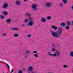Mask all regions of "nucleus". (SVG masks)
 Instances as JSON below:
<instances>
[{"mask_svg": "<svg viewBox=\"0 0 73 73\" xmlns=\"http://www.w3.org/2000/svg\"><path fill=\"white\" fill-rule=\"evenodd\" d=\"M18 73H23V71L21 70H19L18 71Z\"/></svg>", "mask_w": 73, "mask_h": 73, "instance_id": "obj_28", "label": "nucleus"}, {"mask_svg": "<svg viewBox=\"0 0 73 73\" xmlns=\"http://www.w3.org/2000/svg\"><path fill=\"white\" fill-rule=\"evenodd\" d=\"M51 28H52V29H55V30H56L57 29V27L56 26H54L53 25L51 26Z\"/></svg>", "mask_w": 73, "mask_h": 73, "instance_id": "obj_11", "label": "nucleus"}, {"mask_svg": "<svg viewBox=\"0 0 73 73\" xmlns=\"http://www.w3.org/2000/svg\"><path fill=\"white\" fill-rule=\"evenodd\" d=\"M48 73H50V72H48Z\"/></svg>", "mask_w": 73, "mask_h": 73, "instance_id": "obj_40", "label": "nucleus"}, {"mask_svg": "<svg viewBox=\"0 0 73 73\" xmlns=\"http://www.w3.org/2000/svg\"><path fill=\"white\" fill-rule=\"evenodd\" d=\"M26 15H27V16L29 17V16H31V14L29 13H26L25 14V16H26Z\"/></svg>", "mask_w": 73, "mask_h": 73, "instance_id": "obj_15", "label": "nucleus"}, {"mask_svg": "<svg viewBox=\"0 0 73 73\" xmlns=\"http://www.w3.org/2000/svg\"><path fill=\"white\" fill-rule=\"evenodd\" d=\"M31 36H32V35H31L30 34L28 35H27V37H31Z\"/></svg>", "mask_w": 73, "mask_h": 73, "instance_id": "obj_30", "label": "nucleus"}, {"mask_svg": "<svg viewBox=\"0 0 73 73\" xmlns=\"http://www.w3.org/2000/svg\"><path fill=\"white\" fill-rule=\"evenodd\" d=\"M3 73H4V72H3Z\"/></svg>", "mask_w": 73, "mask_h": 73, "instance_id": "obj_42", "label": "nucleus"}, {"mask_svg": "<svg viewBox=\"0 0 73 73\" xmlns=\"http://www.w3.org/2000/svg\"><path fill=\"white\" fill-rule=\"evenodd\" d=\"M58 32H53L50 31V32L52 35L55 38H60L61 34L62 33V28L61 27H58Z\"/></svg>", "mask_w": 73, "mask_h": 73, "instance_id": "obj_1", "label": "nucleus"}, {"mask_svg": "<svg viewBox=\"0 0 73 73\" xmlns=\"http://www.w3.org/2000/svg\"><path fill=\"white\" fill-rule=\"evenodd\" d=\"M13 72V69H12V71H11V73H12V72Z\"/></svg>", "mask_w": 73, "mask_h": 73, "instance_id": "obj_36", "label": "nucleus"}, {"mask_svg": "<svg viewBox=\"0 0 73 73\" xmlns=\"http://www.w3.org/2000/svg\"><path fill=\"white\" fill-rule=\"evenodd\" d=\"M27 57H28V56L26 55L25 56V58H27Z\"/></svg>", "mask_w": 73, "mask_h": 73, "instance_id": "obj_37", "label": "nucleus"}, {"mask_svg": "<svg viewBox=\"0 0 73 73\" xmlns=\"http://www.w3.org/2000/svg\"><path fill=\"white\" fill-rule=\"evenodd\" d=\"M51 17H52L50 16H48L47 17V19L48 20H50L51 19Z\"/></svg>", "mask_w": 73, "mask_h": 73, "instance_id": "obj_29", "label": "nucleus"}, {"mask_svg": "<svg viewBox=\"0 0 73 73\" xmlns=\"http://www.w3.org/2000/svg\"><path fill=\"white\" fill-rule=\"evenodd\" d=\"M0 18H2V19H5V17H4L3 15H0Z\"/></svg>", "mask_w": 73, "mask_h": 73, "instance_id": "obj_23", "label": "nucleus"}, {"mask_svg": "<svg viewBox=\"0 0 73 73\" xmlns=\"http://www.w3.org/2000/svg\"><path fill=\"white\" fill-rule=\"evenodd\" d=\"M31 8L33 9V10L35 11H36L37 10V5L33 4L31 7Z\"/></svg>", "mask_w": 73, "mask_h": 73, "instance_id": "obj_6", "label": "nucleus"}, {"mask_svg": "<svg viewBox=\"0 0 73 73\" xmlns=\"http://www.w3.org/2000/svg\"><path fill=\"white\" fill-rule=\"evenodd\" d=\"M72 72H73V70H72Z\"/></svg>", "mask_w": 73, "mask_h": 73, "instance_id": "obj_41", "label": "nucleus"}, {"mask_svg": "<svg viewBox=\"0 0 73 73\" xmlns=\"http://www.w3.org/2000/svg\"><path fill=\"white\" fill-rule=\"evenodd\" d=\"M41 21L42 22L45 23V22H46V20L45 18H41Z\"/></svg>", "mask_w": 73, "mask_h": 73, "instance_id": "obj_10", "label": "nucleus"}, {"mask_svg": "<svg viewBox=\"0 0 73 73\" xmlns=\"http://www.w3.org/2000/svg\"><path fill=\"white\" fill-rule=\"evenodd\" d=\"M24 1L26 2V1H27V0H24Z\"/></svg>", "mask_w": 73, "mask_h": 73, "instance_id": "obj_38", "label": "nucleus"}, {"mask_svg": "<svg viewBox=\"0 0 73 73\" xmlns=\"http://www.w3.org/2000/svg\"><path fill=\"white\" fill-rule=\"evenodd\" d=\"M15 4L17 5H21V2L19 1H17L15 2Z\"/></svg>", "mask_w": 73, "mask_h": 73, "instance_id": "obj_8", "label": "nucleus"}, {"mask_svg": "<svg viewBox=\"0 0 73 73\" xmlns=\"http://www.w3.org/2000/svg\"><path fill=\"white\" fill-rule=\"evenodd\" d=\"M63 2L64 3V4H66L67 3V0H62Z\"/></svg>", "mask_w": 73, "mask_h": 73, "instance_id": "obj_24", "label": "nucleus"}, {"mask_svg": "<svg viewBox=\"0 0 73 73\" xmlns=\"http://www.w3.org/2000/svg\"><path fill=\"white\" fill-rule=\"evenodd\" d=\"M46 7L48 8L51 7V6H52V3H50L49 2H47L46 3Z\"/></svg>", "mask_w": 73, "mask_h": 73, "instance_id": "obj_7", "label": "nucleus"}, {"mask_svg": "<svg viewBox=\"0 0 73 73\" xmlns=\"http://www.w3.org/2000/svg\"><path fill=\"white\" fill-rule=\"evenodd\" d=\"M11 21V19H8L6 20V22L8 23H9Z\"/></svg>", "mask_w": 73, "mask_h": 73, "instance_id": "obj_16", "label": "nucleus"}, {"mask_svg": "<svg viewBox=\"0 0 73 73\" xmlns=\"http://www.w3.org/2000/svg\"><path fill=\"white\" fill-rule=\"evenodd\" d=\"M3 14L4 15H5V16H6V15H8L9 13H8V12L6 11H4L3 12Z\"/></svg>", "mask_w": 73, "mask_h": 73, "instance_id": "obj_9", "label": "nucleus"}, {"mask_svg": "<svg viewBox=\"0 0 73 73\" xmlns=\"http://www.w3.org/2000/svg\"><path fill=\"white\" fill-rule=\"evenodd\" d=\"M63 5H64V4H63V3H60L59 5V7H62Z\"/></svg>", "mask_w": 73, "mask_h": 73, "instance_id": "obj_20", "label": "nucleus"}, {"mask_svg": "<svg viewBox=\"0 0 73 73\" xmlns=\"http://www.w3.org/2000/svg\"><path fill=\"white\" fill-rule=\"evenodd\" d=\"M51 50L52 51H55V52L56 53L53 54H50V52H48V54L49 56H52L53 57H56V56H57V57H59V56H60V52H59L58 51H56V49L53 48H52Z\"/></svg>", "mask_w": 73, "mask_h": 73, "instance_id": "obj_2", "label": "nucleus"}, {"mask_svg": "<svg viewBox=\"0 0 73 73\" xmlns=\"http://www.w3.org/2000/svg\"><path fill=\"white\" fill-rule=\"evenodd\" d=\"M34 56L35 57H38V55L37 54H34Z\"/></svg>", "mask_w": 73, "mask_h": 73, "instance_id": "obj_27", "label": "nucleus"}, {"mask_svg": "<svg viewBox=\"0 0 73 73\" xmlns=\"http://www.w3.org/2000/svg\"><path fill=\"white\" fill-rule=\"evenodd\" d=\"M66 30H69V29H70V27H69V26H68L67 25L66 27Z\"/></svg>", "mask_w": 73, "mask_h": 73, "instance_id": "obj_17", "label": "nucleus"}, {"mask_svg": "<svg viewBox=\"0 0 73 73\" xmlns=\"http://www.w3.org/2000/svg\"><path fill=\"white\" fill-rule=\"evenodd\" d=\"M24 21L25 23H27L28 22V19H25Z\"/></svg>", "mask_w": 73, "mask_h": 73, "instance_id": "obj_21", "label": "nucleus"}, {"mask_svg": "<svg viewBox=\"0 0 73 73\" xmlns=\"http://www.w3.org/2000/svg\"><path fill=\"white\" fill-rule=\"evenodd\" d=\"M2 61H4V60H2Z\"/></svg>", "mask_w": 73, "mask_h": 73, "instance_id": "obj_39", "label": "nucleus"}, {"mask_svg": "<svg viewBox=\"0 0 73 73\" xmlns=\"http://www.w3.org/2000/svg\"><path fill=\"white\" fill-rule=\"evenodd\" d=\"M3 36H7V34L6 33H4L3 34Z\"/></svg>", "mask_w": 73, "mask_h": 73, "instance_id": "obj_32", "label": "nucleus"}, {"mask_svg": "<svg viewBox=\"0 0 73 73\" xmlns=\"http://www.w3.org/2000/svg\"><path fill=\"white\" fill-rule=\"evenodd\" d=\"M11 29L13 31H18L19 30V29L15 27H11Z\"/></svg>", "mask_w": 73, "mask_h": 73, "instance_id": "obj_13", "label": "nucleus"}, {"mask_svg": "<svg viewBox=\"0 0 73 73\" xmlns=\"http://www.w3.org/2000/svg\"><path fill=\"white\" fill-rule=\"evenodd\" d=\"M34 70L33 68L31 66H29L28 69V70L29 72V73H36V71H33V70Z\"/></svg>", "mask_w": 73, "mask_h": 73, "instance_id": "obj_4", "label": "nucleus"}, {"mask_svg": "<svg viewBox=\"0 0 73 73\" xmlns=\"http://www.w3.org/2000/svg\"><path fill=\"white\" fill-rule=\"evenodd\" d=\"M7 67H8L9 69V65H8V64H7Z\"/></svg>", "mask_w": 73, "mask_h": 73, "instance_id": "obj_35", "label": "nucleus"}, {"mask_svg": "<svg viewBox=\"0 0 73 73\" xmlns=\"http://www.w3.org/2000/svg\"><path fill=\"white\" fill-rule=\"evenodd\" d=\"M63 67L64 68H68V66L66 65H63Z\"/></svg>", "mask_w": 73, "mask_h": 73, "instance_id": "obj_26", "label": "nucleus"}, {"mask_svg": "<svg viewBox=\"0 0 73 73\" xmlns=\"http://www.w3.org/2000/svg\"><path fill=\"white\" fill-rule=\"evenodd\" d=\"M33 18L32 17H30L28 18V20L29 21V22L27 24V26H32L34 24V22L32 21Z\"/></svg>", "mask_w": 73, "mask_h": 73, "instance_id": "obj_3", "label": "nucleus"}, {"mask_svg": "<svg viewBox=\"0 0 73 73\" xmlns=\"http://www.w3.org/2000/svg\"><path fill=\"white\" fill-rule=\"evenodd\" d=\"M70 55L71 56V57H73V52H70Z\"/></svg>", "mask_w": 73, "mask_h": 73, "instance_id": "obj_22", "label": "nucleus"}, {"mask_svg": "<svg viewBox=\"0 0 73 73\" xmlns=\"http://www.w3.org/2000/svg\"><path fill=\"white\" fill-rule=\"evenodd\" d=\"M19 36V35L18 34H15L14 35V36L15 37H17Z\"/></svg>", "mask_w": 73, "mask_h": 73, "instance_id": "obj_18", "label": "nucleus"}, {"mask_svg": "<svg viewBox=\"0 0 73 73\" xmlns=\"http://www.w3.org/2000/svg\"><path fill=\"white\" fill-rule=\"evenodd\" d=\"M56 45L54 44H53L52 45V48H56Z\"/></svg>", "mask_w": 73, "mask_h": 73, "instance_id": "obj_19", "label": "nucleus"}, {"mask_svg": "<svg viewBox=\"0 0 73 73\" xmlns=\"http://www.w3.org/2000/svg\"><path fill=\"white\" fill-rule=\"evenodd\" d=\"M25 53L26 54H29V53H31V52L27 50L26 51Z\"/></svg>", "mask_w": 73, "mask_h": 73, "instance_id": "obj_25", "label": "nucleus"}, {"mask_svg": "<svg viewBox=\"0 0 73 73\" xmlns=\"http://www.w3.org/2000/svg\"><path fill=\"white\" fill-rule=\"evenodd\" d=\"M60 25L61 26H62V27H65V25H66L65 24V23L62 22L60 23Z\"/></svg>", "mask_w": 73, "mask_h": 73, "instance_id": "obj_14", "label": "nucleus"}, {"mask_svg": "<svg viewBox=\"0 0 73 73\" xmlns=\"http://www.w3.org/2000/svg\"><path fill=\"white\" fill-rule=\"evenodd\" d=\"M9 5L7 2L4 3V4L2 6V8L4 9V8H8Z\"/></svg>", "mask_w": 73, "mask_h": 73, "instance_id": "obj_5", "label": "nucleus"}, {"mask_svg": "<svg viewBox=\"0 0 73 73\" xmlns=\"http://www.w3.org/2000/svg\"><path fill=\"white\" fill-rule=\"evenodd\" d=\"M33 52L34 53H37V51H33Z\"/></svg>", "mask_w": 73, "mask_h": 73, "instance_id": "obj_31", "label": "nucleus"}, {"mask_svg": "<svg viewBox=\"0 0 73 73\" xmlns=\"http://www.w3.org/2000/svg\"><path fill=\"white\" fill-rule=\"evenodd\" d=\"M22 27H25V25L24 24H22Z\"/></svg>", "mask_w": 73, "mask_h": 73, "instance_id": "obj_33", "label": "nucleus"}, {"mask_svg": "<svg viewBox=\"0 0 73 73\" xmlns=\"http://www.w3.org/2000/svg\"><path fill=\"white\" fill-rule=\"evenodd\" d=\"M71 9L72 10V11H73V5L71 7Z\"/></svg>", "mask_w": 73, "mask_h": 73, "instance_id": "obj_34", "label": "nucleus"}, {"mask_svg": "<svg viewBox=\"0 0 73 73\" xmlns=\"http://www.w3.org/2000/svg\"><path fill=\"white\" fill-rule=\"evenodd\" d=\"M15 73H17V72H15Z\"/></svg>", "mask_w": 73, "mask_h": 73, "instance_id": "obj_43", "label": "nucleus"}, {"mask_svg": "<svg viewBox=\"0 0 73 73\" xmlns=\"http://www.w3.org/2000/svg\"><path fill=\"white\" fill-rule=\"evenodd\" d=\"M66 24L67 25L70 26L71 25V22L68 21L67 22Z\"/></svg>", "mask_w": 73, "mask_h": 73, "instance_id": "obj_12", "label": "nucleus"}]
</instances>
